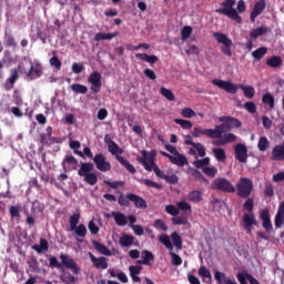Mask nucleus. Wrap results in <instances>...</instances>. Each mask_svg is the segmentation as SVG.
Segmentation results:
<instances>
[{
    "label": "nucleus",
    "instance_id": "nucleus-14",
    "mask_svg": "<svg viewBox=\"0 0 284 284\" xmlns=\"http://www.w3.org/2000/svg\"><path fill=\"white\" fill-rule=\"evenodd\" d=\"M235 159L240 163H247V146L243 143H239L234 146Z\"/></svg>",
    "mask_w": 284,
    "mask_h": 284
},
{
    "label": "nucleus",
    "instance_id": "nucleus-58",
    "mask_svg": "<svg viewBox=\"0 0 284 284\" xmlns=\"http://www.w3.org/2000/svg\"><path fill=\"white\" fill-rule=\"evenodd\" d=\"M142 270H143V266H141V265H131V266H129L130 276L141 274Z\"/></svg>",
    "mask_w": 284,
    "mask_h": 284
},
{
    "label": "nucleus",
    "instance_id": "nucleus-10",
    "mask_svg": "<svg viewBox=\"0 0 284 284\" xmlns=\"http://www.w3.org/2000/svg\"><path fill=\"white\" fill-rule=\"evenodd\" d=\"M93 163L99 172H110L112 164L108 161V158L103 153H98L93 158Z\"/></svg>",
    "mask_w": 284,
    "mask_h": 284
},
{
    "label": "nucleus",
    "instance_id": "nucleus-15",
    "mask_svg": "<svg viewBox=\"0 0 284 284\" xmlns=\"http://www.w3.org/2000/svg\"><path fill=\"white\" fill-rule=\"evenodd\" d=\"M246 234H252V225H258L254 213H245L242 219Z\"/></svg>",
    "mask_w": 284,
    "mask_h": 284
},
{
    "label": "nucleus",
    "instance_id": "nucleus-33",
    "mask_svg": "<svg viewBox=\"0 0 284 284\" xmlns=\"http://www.w3.org/2000/svg\"><path fill=\"white\" fill-rule=\"evenodd\" d=\"M69 148L70 150H73V154H77L78 156H80L81 159H83V152L79 151V149L81 148V142L77 141V140H70L69 141Z\"/></svg>",
    "mask_w": 284,
    "mask_h": 284
},
{
    "label": "nucleus",
    "instance_id": "nucleus-5",
    "mask_svg": "<svg viewBox=\"0 0 284 284\" xmlns=\"http://www.w3.org/2000/svg\"><path fill=\"white\" fill-rule=\"evenodd\" d=\"M254 190V182L250 178H241L236 183V194L240 199H250Z\"/></svg>",
    "mask_w": 284,
    "mask_h": 284
},
{
    "label": "nucleus",
    "instance_id": "nucleus-63",
    "mask_svg": "<svg viewBox=\"0 0 284 284\" xmlns=\"http://www.w3.org/2000/svg\"><path fill=\"white\" fill-rule=\"evenodd\" d=\"M262 125L265 130H272V120L270 119V116H262Z\"/></svg>",
    "mask_w": 284,
    "mask_h": 284
},
{
    "label": "nucleus",
    "instance_id": "nucleus-47",
    "mask_svg": "<svg viewBox=\"0 0 284 284\" xmlns=\"http://www.w3.org/2000/svg\"><path fill=\"white\" fill-rule=\"evenodd\" d=\"M61 281L62 283H65V284H72L77 281V277L72 275V273L67 272L61 276Z\"/></svg>",
    "mask_w": 284,
    "mask_h": 284
},
{
    "label": "nucleus",
    "instance_id": "nucleus-41",
    "mask_svg": "<svg viewBox=\"0 0 284 284\" xmlns=\"http://www.w3.org/2000/svg\"><path fill=\"white\" fill-rule=\"evenodd\" d=\"M270 148V140H267V136H262L258 140L257 149L260 152H265Z\"/></svg>",
    "mask_w": 284,
    "mask_h": 284
},
{
    "label": "nucleus",
    "instance_id": "nucleus-7",
    "mask_svg": "<svg viewBox=\"0 0 284 284\" xmlns=\"http://www.w3.org/2000/svg\"><path fill=\"white\" fill-rule=\"evenodd\" d=\"M213 190H219L220 192H225L226 194H234L236 187L225 178H217L212 183Z\"/></svg>",
    "mask_w": 284,
    "mask_h": 284
},
{
    "label": "nucleus",
    "instance_id": "nucleus-35",
    "mask_svg": "<svg viewBox=\"0 0 284 284\" xmlns=\"http://www.w3.org/2000/svg\"><path fill=\"white\" fill-rule=\"evenodd\" d=\"M267 32V27L262 26L253 29L250 33L251 39H258V37H263Z\"/></svg>",
    "mask_w": 284,
    "mask_h": 284
},
{
    "label": "nucleus",
    "instance_id": "nucleus-9",
    "mask_svg": "<svg viewBox=\"0 0 284 284\" xmlns=\"http://www.w3.org/2000/svg\"><path fill=\"white\" fill-rule=\"evenodd\" d=\"M219 121L222 123L220 125H215V128H221L222 130V134H224L225 130L230 131L232 130V128H242L243 123L241 122V120L236 119V118H232V116H220Z\"/></svg>",
    "mask_w": 284,
    "mask_h": 284
},
{
    "label": "nucleus",
    "instance_id": "nucleus-44",
    "mask_svg": "<svg viewBox=\"0 0 284 284\" xmlns=\"http://www.w3.org/2000/svg\"><path fill=\"white\" fill-rule=\"evenodd\" d=\"M262 102L264 103V105L270 106L272 110L274 108V95H272L271 93H265L262 97Z\"/></svg>",
    "mask_w": 284,
    "mask_h": 284
},
{
    "label": "nucleus",
    "instance_id": "nucleus-37",
    "mask_svg": "<svg viewBox=\"0 0 284 284\" xmlns=\"http://www.w3.org/2000/svg\"><path fill=\"white\" fill-rule=\"evenodd\" d=\"M4 45L6 48H17V40L12 33L4 32Z\"/></svg>",
    "mask_w": 284,
    "mask_h": 284
},
{
    "label": "nucleus",
    "instance_id": "nucleus-3",
    "mask_svg": "<svg viewBox=\"0 0 284 284\" xmlns=\"http://www.w3.org/2000/svg\"><path fill=\"white\" fill-rule=\"evenodd\" d=\"M78 174L83 178L88 185H97L99 175L94 173V164L92 162H81Z\"/></svg>",
    "mask_w": 284,
    "mask_h": 284
},
{
    "label": "nucleus",
    "instance_id": "nucleus-16",
    "mask_svg": "<svg viewBox=\"0 0 284 284\" xmlns=\"http://www.w3.org/2000/svg\"><path fill=\"white\" fill-rule=\"evenodd\" d=\"M260 219L262 221V225L265 230V232H267V234L272 233V230H274V227L272 226V220L270 217V211L267 209L262 210L260 213Z\"/></svg>",
    "mask_w": 284,
    "mask_h": 284
},
{
    "label": "nucleus",
    "instance_id": "nucleus-53",
    "mask_svg": "<svg viewBox=\"0 0 284 284\" xmlns=\"http://www.w3.org/2000/svg\"><path fill=\"white\" fill-rule=\"evenodd\" d=\"M243 210H247L248 213L254 212V199L246 197L245 203L243 204Z\"/></svg>",
    "mask_w": 284,
    "mask_h": 284
},
{
    "label": "nucleus",
    "instance_id": "nucleus-64",
    "mask_svg": "<svg viewBox=\"0 0 284 284\" xmlns=\"http://www.w3.org/2000/svg\"><path fill=\"white\" fill-rule=\"evenodd\" d=\"M222 136L224 138V142L226 143V145L236 141V135L234 133H225Z\"/></svg>",
    "mask_w": 284,
    "mask_h": 284
},
{
    "label": "nucleus",
    "instance_id": "nucleus-59",
    "mask_svg": "<svg viewBox=\"0 0 284 284\" xmlns=\"http://www.w3.org/2000/svg\"><path fill=\"white\" fill-rule=\"evenodd\" d=\"M244 110L250 112V114H256V104L254 102H245Z\"/></svg>",
    "mask_w": 284,
    "mask_h": 284
},
{
    "label": "nucleus",
    "instance_id": "nucleus-43",
    "mask_svg": "<svg viewBox=\"0 0 284 284\" xmlns=\"http://www.w3.org/2000/svg\"><path fill=\"white\" fill-rule=\"evenodd\" d=\"M160 94L164 97V99H168V101H174L175 99L174 93L165 87L160 89Z\"/></svg>",
    "mask_w": 284,
    "mask_h": 284
},
{
    "label": "nucleus",
    "instance_id": "nucleus-17",
    "mask_svg": "<svg viewBox=\"0 0 284 284\" xmlns=\"http://www.w3.org/2000/svg\"><path fill=\"white\" fill-rule=\"evenodd\" d=\"M265 0H258L255 2L253 10L250 14L251 22L254 23L256 21V17H261L263 14V10H265Z\"/></svg>",
    "mask_w": 284,
    "mask_h": 284
},
{
    "label": "nucleus",
    "instance_id": "nucleus-48",
    "mask_svg": "<svg viewBox=\"0 0 284 284\" xmlns=\"http://www.w3.org/2000/svg\"><path fill=\"white\" fill-rule=\"evenodd\" d=\"M181 114L184 119H192V118L196 116V112L194 110H192V108L182 109Z\"/></svg>",
    "mask_w": 284,
    "mask_h": 284
},
{
    "label": "nucleus",
    "instance_id": "nucleus-40",
    "mask_svg": "<svg viewBox=\"0 0 284 284\" xmlns=\"http://www.w3.org/2000/svg\"><path fill=\"white\" fill-rule=\"evenodd\" d=\"M71 90L74 92V94H88V87L83 84L73 83L71 85Z\"/></svg>",
    "mask_w": 284,
    "mask_h": 284
},
{
    "label": "nucleus",
    "instance_id": "nucleus-12",
    "mask_svg": "<svg viewBox=\"0 0 284 284\" xmlns=\"http://www.w3.org/2000/svg\"><path fill=\"white\" fill-rule=\"evenodd\" d=\"M60 258L62 261V265H64L67 270H71L73 274L81 273V267H79V264H77V262L72 257H69L67 254H61Z\"/></svg>",
    "mask_w": 284,
    "mask_h": 284
},
{
    "label": "nucleus",
    "instance_id": "nucleus-52",
    "mask_svg": "<svg viewBox=\"0 0 284 284\" xmlns=\"http://www.w3.org/2000/svg\"><path fill=\"white\" fill-rule=\"evenodd\" d=\"M171 260H172V265L179 266V265H183V258H181V255L171 252L170 253Z\"/></svg>",
    "mask_w": 284,
    "mask_h": 284
},
{
    "label": "nucleus",
    "instance_id": "nucleus-2",
    "mask_svg": "<svg viewBox=\"0 0 284 284\" xmlns=\"http://www.w3.org/2000/svg\"><path fill=\"white\" fill-rule=\"evenodd\" d=\"M130 202L134 203V207H136L138 210H148V202L145 201V199L134 193H128L126 195L121 193L118 197V205H120L121 207H130Z\"/></svg>",
    "mask_w": 284,
    "mask_h": 284
},
{
    "label": "nucleus",
    "instance_id": "nucleus-38",
    "mask_svg": "<svg viewBox=\"0 0 284 284\" xmlns=\"http://www.w3.org/2000/svg\"><path fill=\"white\" fill-rule=\"evenodd\" d=\"M79 221H81V213H74L71 215L69 219L70 230H77L79 226Z\"/></svg>",
    "mask_w": 284,
    "mask_h": 284
},
{
    "label": "nucleus",
    "instance_id": "nucleus-32",
    "mask_svg": "<svg viewBox=\"0 0 284 284\" xmlns=\"http://www.w3.org/2000/svg\"><path fill=\"white\" fill-rule=\"evenodd\" d=\"M26 74L29 77V79H39L41 74H43V71H41L39 68H34L32 62H30V70L26 72Z\"/></svg>",
    "mask_w": 284,
    "mask_h": 284
},
{
    "label": "nucleus",
    "instance_id": "nucleus-6",
    "mask_svg": "<svg viewBox=\"0 0 284 284\" xmlns=\"http://www.w3.org/2000/svg\"><path fill=\"white\" fill-rule=\"evenodd\" d=\"M194 139H199L200 136H207L209 139H221L223 136V131L221 126H215L214 129H201L195 126L191 132Z\"/></svg>",
    "mask_w": 284,
    "mask_h": 284
},
{
    "label": "nucleus",
    "instance_id": "nucleus-11",
    "mask_svg": "<svg viewBox=\"0 0 284 284\" xmlns=\"http://www.w3.org/2000/svg\"><path fill=\"white\" fill-rule=\"evenodd\" d=\"M101 74L99 73V71H93L89 78H88V83L91 84V90L92 92H94L95 94H99V92H101Z\"/></svg>",
    "mask_w": 284,
    "mask_h": 284
},
{
    "label": "nucleus",
    "instance_id": "nucleus-1",
    "mask_svg": "<svg viewBox=\"0 0 284 284\" xmlns=\"http://www.w3.org/2000/svg\"><path fill=\"white\" fill-rule=\"evenodd\" d=\"M213 85H216L220 88V90H224V92H227L229 94H236L239 92V88L243 90L244 97L246 99H254V94H256V91L254 90V87H245L243 84H234L231 81H223L219 79L212 80Z\"/></svg>",
    "mask_w": 284,
    "mask_h": 284
},
{
    "label": "nucleus",
    "instance_id": "nucleus-23",
    "mask_svg": "<svg viewBox=\"0 0 284 284\" xmlns=\"http://www.w3.org/2000/svg\"><path fill=\"white\" fill-rule=\"evenodd\" d=\"M197 274L199 276H201L203 283L212 284V273L210 272V270H207V267L203 265L200 266Z\"/></svg>",
    "mask_w": 284,
    "mask_h": 284
},
{
    "label": "nucleus",
    "instance_id": "nucleus-61",
    "mask_svg": "<svg viewBox=\"0 0 284 284\" xmlns=\"http://www.w3.org/2000/svg\"><path fill=\"white\" fill-rule=\"evenodd\" d=\"M250 273H237L236 278L240 284H247V276H251Z\"/></svg>",
    "mask_w": 284,
    "mask_h": 284
},
{
    "label": "nucleus",
    "instance_id": "nucleus-55",
    "mask_svg": "<svg viewBox=\"0 0 284 284\" xmlns=\"http://www.w3.org/2000/svg\"><path fill=\"white\" fill-rule=\"evenodd\" d=\"M166 214H170L171 216H179V207L169 204L165 206Z\"/></svg>",
    "mask_w": 284,
    "mask_h": 284
},
{
    "label": "nucleus",
    "instance_id": "nucleus-28",
    "mask_svg": "<svg viewBox=\"0 0 284 284\" xmlns=\"http://www.w3.org/2000/svg\"><path fill=\"white\" fill-rule=\"evenodd\" d=\"M134 241H136L134 235L124 234L120 237V245L122 247H131V245H134Z\"/></svg>",
    "mask_w": 284,
    "mask_h": 284
},
{
    "label": "nucleus",
    "instance_id": "nucleus-21",
    "mask_svg": "<svg viewBox=\"0 0 284 284\" xmlns=\"http://www.w3.org/2000/svg\"><path fill=\"white\" fill-rule=\"evenodd\" d=\"M92 245L94 246V250H97V252H99L100 254H103V256H112V251H110V248H108L105 244L93 240Z\"/></svg>",
    "mask_w": 284,
    "mask_h": 284
},
{
    "label": "nucleus",
    "instance_id": "nucleus-36",
    "mask_svg": "<svg viewBox=\"0 0 284 284\" xmlns=\"http://www.w3.org/2000/svg\"><path fill=\"white\" fill-rule=\"evenodd\" d=\"M71 232H74L79 239H85L88 235V227H85L84 224H79L75 229L71 230Z\"/></svg>",
    "mask_w": 284,
    "mask_h": 284
},
{
    "label": "nucleus",
    "instance_id": "nucleus-29",
    "mask_svg": "<svg viewBox=\"0 0 284 284\" xmlns=\"http://www.w3.org/2000/svg\"><path fill=\"white\" fill-rule=\"evenodd\" d=\"M136 59H140V61H145L146 63H156L159 61V57L156 55H149L148 53H136Z\"/></svg>",
    "mask_w": 284,
    "mask_h": 284
},
{
    "label": "nucleus",
    "instance_id": "nucleus-34",
    "mask_svg": "<svg viewBox=\"0 0 284 284\" xmlns=\"http://www.w3.org/2000/svg\"><path fill=\"white\" fill-rule=\"evenodd\" d=\"M118 161L130 174H136V169L133 164H131L128 160L123 159V156H118Z\"/></svg>",
    "mask_w": 284,
    "mask_h": 284
},
{
    "label": "nucleus",
    "instance_id": "nucleus-20",
    "mask_svg": "<svg viewBox=\"0 0 284 284\" xmlns=\"http://www.w3.org/2000/svg\"><path fill=\"white\" fill-rule=\"evenodd\" d=\"M108 152L112 154V156H115L116 161H119L118 156H121L123 154V149L119 146V144L112 140L108 143Z\"/></svg>",
    "mask_w": 284,
    "mask_h": 284
},
{
    "label": "nucleus",
    "instance_id": "nucleus-46",
    "mask_svg": "<svg viewBox=\"0 0 284 284\" xmlns=\"http://www.w3.org/2000/svg\"><path fill=\"white\" fill-rule=\"evenodd\" d=\"M174 123H176V125H181L183 130H191L192 128V121L189 120L175 119Z\"/></svg>",
    "mask_w": 284,
    "mask_h": 284
},
{
    "label": "nucleus",
    "instance_id": "nucleus-4",
    "mask_svg": "<svg viewBox=\"0 0 284 284\" xmlns=\"http://www.w3.org/2000/svg\"><path fill=\"white\" fill-rule=\"evenodd\" d=\"M220 6L222 8L215 10L217 14H224L225 17H229V19L236 21V23L243 22V19L241 16H239L236 9H234V6H236V0H224V2H221Z\"/></svg>",
    "mask_w": 284,
    "mask_h": 284
},
{
    "label": "nucleus",
    "instance_id": "nucleus-56",
    "mask_svg": "<svg viewBox=\"0 0 284 284\" xmlns=\"http://www.w3.org/2000/svg\"><path fill=\"white\" fill-rule=\"evenodd\" d=\"M50 65H52L53 68H55L57 70H61V60H59V57L53 55L50 60H49Z\"/></svg>",
    "mask_w": 284,
    "mask_h": 284
},
{
    "label": "nucleus",
    "instance_id": "nucleus-51",
    "mask_svg": "<svg viewBox=\"0 0 284 284\" xmlns=\"http://www.w3.org/2000/svg\"><path fill=\"white\" fill-rule=\"evenodd\" d=\"M192 30L193 29L190 26L183 27V29L181 30L182 41H186V39H190V36L192 34Z\"/></svg>",
    "mask_w": 284,
    "mask_h": 284
},
{
    "label": "nucleus",
    "instance_id": "nucleus-26",
    "mask_svg": "<svg viewBox=\"0 0 284 284\" xmlns=\"http://www.w3.org/2000/svg\"><path fill=\"white\" fill-rule=\"evenodd\" d=\"M143 159H140V163L143 164L144 170H146V172H152V170H154V166L152 165V163H155L154 160L152 158L148 159V152L143 151Z\"/></svg>",
    "mask_w": 284,
    "mask_h": 284
},
{
    "label": "nucleus",
    "instance_id": "nucleus-45",
    "mask_svg": "<svg viewBox=\"0 0 284 284\" xmlns=\"http://www.w3.org/2000/svg\"><path fill=\"white\" fill-rule=\"evenodd\" d=\"M159 241L164 245V247H166V250H173L172 242L170 241V236L162 234L159 236Z\"/></svg>",
    "mask_w": 284,
    "mask_h": 284
},
{
    "label": "nucleus",
    "instance_id": "nucleus-60",
    "mask_svg": "<svg viewBox=\"0 0 284 284\" xmlns=\"http://www.w3.org/2000/svg\"><path fill=\"white\" fill-rule=\"evenodd\" d=\"M193 165H195V168H197L199 170L201 168H205V165H210V158H204L202 160H197L193 163Z\"/></svg>",
    "mask_w": 284,
    "mask_h": 284
},
{
    "label": "nucleus",
    "instance_id": "nucleus-54",
    "mask_svg": "<svg viewBox=\"0 0 284 284\" xmlns=\"http://www.w3.org/2000/svg\"><path fill=\"white\" fill-rule=\"evenodd\" d=\"M143 185H145L146 187H154L155 190H161V184L150 180V179H144L142 180Z\"/></svg>",
    "mask_w": 284,
    "mask_h": 284
},
{
    "label": "nucleus",
    "instance_id": "nucleus-25",
    "mask_svg": "<svg viewBox=\"0 0 284 284\" xmlns=\"http://www.w3.org/2000/svg\"><path fill=\"white\" fill-rule=\"evenodd\" d=\"M213 156L219 161V163H225L227 161V155L225 154V149L223 148H213Z\"/></svg>",
    "mask_w": 284,
    "mask_h": 284
},
{
    "label": "nucleus",
    "instance_id": "nucleus-31",
    "mask_svg": "<svg viewBox=\"0 0 284 284\" xmlns=\"http://www.w3.org/2000/svg\"><path fill=\"white\" fill-rule=\"evenodd\" d=\"M268 68H281L283 65V59L278 55H273L266 61Z\"/></svg>",
    "mask_w": 284,
    "mask_h": 284
},
{
    "label": "nucleus",
    "instance_id": "nucleus-22",
    "mask_svg": "<svg viewBox=\"0 0 284 284\" xmlns=\"http://www.w3.org/2000/svg\"><path fill=\"white\" fill-rule=\"evenodd\" d=\"M111 216H113L114 222L119 225V227H125V225H128V216H125V214L113 211Z\"/></svg>",
    "mask_w": 284,
    "mask_h": 284
},
{
    "label": "nucleus",
    "instance_id": "nucleus-39",
    "mask_svg": "<svg viewBox=\"0 0 284 284\" xmlns=\"http://www.w3.org/2000/svg\"><path fill=\"white\" fill-rule=\"evenodd\" d=\"M171 239L173 242L174 247H176V250H183V240L181 239V235H179V233L173 232L171 234Z\"/></svg>",
    "mask_w": 284,
    "mask_h": 284
},
{
    "label": "nucleus",
    "instance_id": "nucleus-57",
    "mask_svg": "<svg viewBox=\"0 0 284 284\" xmlns=\"http://www.w3.org/2000/svg\"><path fill=\"white\" fill-rule=\"evenodd\" d=\"M154 227L156 230H161L162 232H168V224H165V222H163V220H155Z\"/></svg>",
    "mask_w": 284,
    "mask_h": 284
},
{
    "label": "nucleus",
    "instance_id": "nucleus-49",
    "mask_svg": "<svg viewBox=\"0 0 284 284\" xmlns=\"http://www.w3.org/2000/svg\"><path fill=\"white\" fill-rule=\"evenodd\" d=\"M103 183L104 185H109V187H112L113 190H116V187H123V185H125V182L123 181L111 182L110 180H104Z\"/></svg>",
    "mask_w": 284,
    "mask_h": 284
},
{
    "label": "nucleus",
    "instance_id": "nucleus-42",
    "mask_svg": "<svg viewBox=\"0 0 284 284\" xmlns=\"http://www.w3.org/2000/svg\"><path fill=\"white\" fill-rule=\"evenodd\" d=\"M267 54V48L262 47L252 52V57L257 61H261L264 55Z\"/></svg>",
    "mask_w": 284,
    "mask_h": 284
},
{
    "label": "nucleus",
    "instance_id": "nucleus-13",
    "mask_svg": "<svg viewBox=\"0 0 284 284\" xmlns=\"http://www.w3.org/2000/svg\"><path fill=\"white\" fill-rule=\"evenodd\" d=\"M19 72H23V69H21V64H19V70L12 69L10 71V77L7 79L4 83V90H7V92H10V90L14 88V83L19 81Z\"/></svg>",
    "mask_w": 284,
    "mask_h": 284
},
{
    "label": "nucleus",
    "instance_id": "nucleus-50",
    "mask_svg": "<svg viewBox=\"0 0 284 284\" xmlns=\"http://www.w3.org/2000/svg\"><path fill=\"white\" fill-rule=\"evenodd\" d=\"M9 214L11 219H20L21 217V211H19V206L17 205H11L9 207Z\"/></svg>",
    "mask_w": 284,
    "mask_h": 284
},
{
    "label": "nucleus",
    "instance_id": "nucleus-62",
    "mask_svg": "<svg viewBox=\"0 0 284 284\" xmlns=\"http://www.w3.org/2000/svg\"><path fill=\"white\" fill-rule=\"evenodd\" d=\"M171 221L173 225H187V219L185 217L176 216V217H172Z\"/></svg>",
    "mask_w": 284,
    "mask_h": 284
},
{
    "label": "nucleus",
    "instance_id": "nucleus-18",
    "mask_svg": "<svg viewBox=\"0 0 284 284\" xmlns=\"http://www.w3.org/2000/svg\"><path fill=\"white\" fill-rule=\"evenodd\" d=\"M154 262V254L148 250L142 251V260H138V265H146L152 266V263Z\"/></svg>",
    "mask_w": 284,
    "mask_h": 284
},
{
    "label": "nucleus",
    "instance_id": "nucleus-27",
    "mask_svg": "<svg viewBox=\"0 0 284 284\" xmlns=\"http://www.w3.org/2000/svg\"><path fill=\"white\" fill-rule=\"evenodd\" d=\"M119 37V32L105 33L99 32L94 36V41H112V39Z\"/></svg>",
    "mask_w": 284,
    "mask_h": 284
},
{
    "label": "nucleus",
    "instance_id": "nucleus-19",
    "mask_svg": "<svg viewBox=\"0 0 284 284\" xmlns=\"http://www.w3.org/2000/svg\"><path fill=\"white\" fill-rule=\"evenodd\" d=\"M91 262L97 267V270H108V258L101 256L97 257L94 254L89 253Z\"/></svg>",
    "mask_w": 284,
    "mask_h": 284
},
{
    "label": "nucleus",
    "instance_id": "nucleus-24",
    "mask_svg": "<svg viewBox=\"0 0 284 284\" xmlns=\"http://www.w3.org/2000/svg\"><path fill=\"white\" fill-rule=\"evenodd\" d=\"M170 162L173 163V165H178V168H183L184 165H187V158L181 153H178L172 155Z\"/></svg>",
    "mask_w": 284,
    "mask_h": 284
},
{
    "label": "nucleus",
    "instance_id": "nucleus-8",
    "mask_svg": "<svg viewBox=\"0 0 284 284\" xmlns=\"http://www.w3.org/2000/svg\"><path fill=\"white\" fill-rule=\"evenodd\" d=\"M213 37L217 41V43L222 44L221 50L223 54H225L226 57H232V45H234L232 39L227 38L225 33L221 32L213 33Z\"/></svg>",
    "mask_w": 284,
    "mask_h": 284
},
{
    "label": "nucleus",
    "instance_id": "nucleus-30",
    "mask_svg": "<svg viewBox=\"0 0 284 284\" xmlns=\"http://www.w3.org/2000/svg\"><path fill=\"white\" fill-rule=\"evenodd\" d=\"M187 200L191 203H201L203 201V193L201 191H191L187 195Z\"/></svg>",
    "mask_w": 284,
    "mask_h": 284
}]
</instances>
